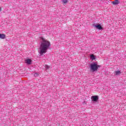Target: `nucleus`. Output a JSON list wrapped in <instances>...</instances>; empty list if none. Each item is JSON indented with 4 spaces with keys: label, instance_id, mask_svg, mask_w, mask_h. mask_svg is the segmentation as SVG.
Listing matches in <instances>:
<instances>
[{
    "label": "nucleus",
    "instance_id": "ddd939ff",
    "mask_svg": "<svg viewBox=\"0 0 126 126\" xmlns=\"http://www.w3.org/2000/svg\"><path fill=\"white\" fill-rule=\"evenodd\" d=\"M47 68H49V66H47Z\"/></svg>",
    "mask_w": 126,
    "mask_h": 126
},
{
    "label": "nucleus",
    "instance_id": "f8f14e48",
    "mask_svg": "<svg viewBox=\"0 0 126 126\" xmlns=\"http://www.w3.org/2000/svg\"><path fill=\"white\" fill-rule=\"evenodd\" d=\"M0 11H1V8H0Z\"/></svg>",
    "mask_w": 126,
    "mask_h": 126
},
{
    "label": "nucleus",
    "instance_id": "f03ea898",
    "mask_svg": "<svg viewBox=\"0 0 126 126\" xmlns=\"http://www.w3.org/2000/svg\"><path fill=\"white\" fill-rule=\"evenodd\" d=\"M99 67H100V66L99 65H98V63H94L91 64L90 66V70H91V71H92L93 72H94V71H97Z\"/></svg>",
    "mask_w": 126,
    "mask_h": 126
},
{
    "label": "nucleus",
    "instance_id": "20e7f679",
    "mask_svg": "<svg viewBox=\"0 0 126 126\" xmlns=\"http://www.w3.org/2000/svg\"><path fill=\"white\" fill-rule=\"evenodd\" d=\"M31 59H27L25 61V63H27V64H31Z\"/></svg>",
    "mask_w": 126,
    "mask_h": 126
},
{
    "label": "nucleus",
    "instance_id": "423d86ee",
    "mask_svg": "<svg viewBox=\"0 0 126 126\" xmlns=\"http://www.w3.org/2000/svg\"><path fill=\"white\" fill-rule=\"evenodd\" d=\"M115 75L117 76L121 75V73H122V72L120 70H117L115 72Z\"/></svg>",
    "mask_w": 126,
    "mask_h": 126
},
{
    "label": "nucleus",
    "instance_id": "f257e3e1",
    "mask_svg": "<svg viewBox=\"0 0 126 126\" xmlns=\"http://www.w3.org/2000/svg\"><path fill=\"white\" fill-rule=\"evenodd\" d=\"M41 39L42 42L39 48V54L42 55H44V54H46V52L48 50V49H49L51 43L50 41L46 40L43 37H41Z\"/></svg>",
    "mask_w": 126,
    "mask_h": 126
},
{
    "label": "nucleus",
    "instance_id": "39448f33",
    "mask_svg": "<svg viewBox=\"0 0 126 126\" xmlns=\"http://www.w3.org/2000/svg\"><path fill=\"white\" fill-rule=\"evenodd\" d=\"M94 27H96L97 29H98L99 30H101L102 29V26H101V25H97L94 26Z\"/></svg>",
    "mask_w": 126,
    "mask_h": 126
},
{
    "label": "nucleus",
    "instance_id": "9b49d317",
    "mask_svg": "<svg viewBox=\"0 0 126 126\" xmlns=\"http://www.w3.org/2000/svg\"><path fill=\"white\" fill-rule=\"evenodd\" d=\"M39 76L38 73H36L34 74V76H35V77H37V76Z\"/></svg>",
    "mask_w": 126,
    "mask_h": 126
},
{
    "label": "nucleus",
    "instance_id": "6e6552de",
    "mask_svg": "<svg viewBox=\"0 0 126 126\" xmlns=\"http://www.w3.org/2000/svg\"><path fill=\"white\" fill-rule=\"evenodd\" d=\"M119 0H115L114 1H112L113 4H119Z\"/></svg>",
    "mask_w": 126,
    "mask_h": 126
},
{
    "label": "nucleus",
    "instance_id": "9d476101",
    "mask_svg": "<svg viewBox=\"0 0 126 126\" xmlns=\"http://www.w3.org/2000/svg\"><path fill=\"white\" fill-rule=\"evenodd\" d=\"M63 2V3L65 4L66 3H67V1H68L67 0H62Z\"/></svg>",
    "mask_w": 126,
    "mask_h": 126
},
{
    "label": "nucleus",
    "instance_id": "7ed1b4c3",
    "mask_svg": "<svg viewBox=\"0 0 126 126\" xmlns=\"http://www.w3.org/2000/svg\"><path fill=\"white\" fill-rule=\"evenodd\" d=\"M92 99H93V102H96L98 100V96L93 95L92 96Z\"/></svg>",
    "mask_w": 126,
    "mask_h": 126
},
{
    "label": "nucleus",
    "instance_id": "0eeeda50",
    "mask_svg": "<svg viewBox=\"0 0 126 126\" xmlns=\"http://www.w3.org/2000/svg\"><path fill=\"white\" fill-rule=\"evenodd\" d=\"M5 34L0 33V39H5Z\"/></svg>",
    "mask_w": 126,
    "mask_h": 126
},
{
    "label": "nucleus",
    "instance_id": "1a4fd4ad",
    "mask_svg": "<svg viewBox=\"0 0 126 126\" xmlns=\"http://www.w3.org/2000/svg\"><path fill=\"white\" fill-rule=\"evenodd\" d=\"M91 58L92 60H95V56H94V55L92 54L91 55Z\"/></svg>",
    "mask_w": 126,
    "mask_h": 126
}]
</instances>
